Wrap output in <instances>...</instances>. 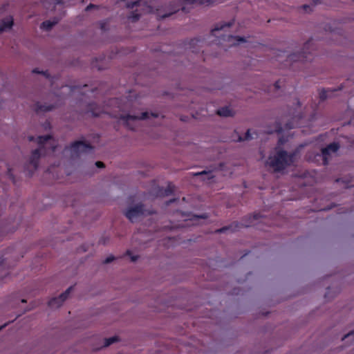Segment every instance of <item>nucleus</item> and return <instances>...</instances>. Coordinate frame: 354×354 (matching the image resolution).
Wrapping results in <instances>:
<instances>
[{
    "label": "nucleus",
    "instance_id": "obj_1",
    "mask_svg": "<svg viewBox=\"0 0 354 354\" xmlns=\"http://www.w3.org/2000/svg\"><path fill=\"white\" fill-rule=\"evenodd\" d=\"M36 142L39 145V148L32 151L27 167L31 166L32 170L29 174L32 175L39 166V160L41 156H47L55 152L57 146L53 140L51 135L40 136L36 139Z\"/></svg>",
    "mask_w": 354,
    "mask_h": 354
},
{
    "label": "nucleus",
    "instance_id": "obj_2",
    "mask_svg": "<svg viewBox=\"0 0 354 354\" xmlns=\"http://www.w3.org/2000/svg\"><path fill=\"white\" fill-rule=\"evenodd\" d=\"M265 219L263 214L260 213H254L252 215H248L243 218L241 222H233L228 226L223 227L215 231L216 233H225L227 231L235 232L241 227H256L259 230H263V224L262 223Z\"/></svg>",
    "mask_w": 354,
    "mask_h": 354
},
{
    "label": "nucleus",
    "instance_id": "obj_3",
    "mask_svg": "<svg viewBox=\"0 0 354 354\" xmlns=\"http://www.w3.org/2000/svg\"><path fill=\"white\" fill-rule=\"evenodd\" d=\"M234 24V21L227 23H223L221 24H217L214 28L211 30V35L219 38L218 43L221 44L222 41H227L229 43V46H236L239 44L241 42L245 41V39L243 37L233 36L232 35L222 34L220 36L216 35V32L223 30L225 28H230Z\"/></svg>",
    "mask_w": 354,
    "mask_h": 354
},
{
    "label": "nucleus",
    "instance_id": "obj_4",
    "mask_svg": "<svg viewBox=\"0 0 354 354\" xmlns=\"http://www.w3.org/2000/svg\"><path fill=\"white\" fill-rule=\"evenodd\" d=\"M154 214L152 210H146L143 204L140 203L134 207H130L124 212L125 216L131 221L135 222L138 218L144 215Z\"/></svg>",
    "mask_w": 354,
    "mask_h": 354
},
{
    "label": "nucleus",
    "instance_id": "obj_5",
    "mask_svg": "<svg viewBox=\"0 0 354 354\" xmlns=\"http://www.w3.org/2000/svg\"><path fill=\"white\" fill-rule=\"evenodd\" d=\"M93 147L84 141H75L71 144L70 150L72 156H79L80 154L92 151Z\"/></svg>",
    "mask_w": 354,
    "mask_h": 354
},
{
    "label": "nucleus",
    "instance_id": "obj_6",
    "mask_svg": "<svg viewBox=\"0 0 354 354\" xmlns=\"http://www.w3.org/2000/svg\"><path fill=\"white\" fill-rule=\"evenodd\" d=\"M291 162V156L285 152H279L277 156L271 160V165L275 170L281 171Z\"/></svg>",
    "mask_w": 354,
    "mask_h": 354
},
{
    "label": "nucleus",
    "instance_id": "obj_7",
    "mask_svg": "<svg viewBox=\"0 0 354 354\" xmlns=\"http://www.w3.org/2000/svg\"><path fill=\"white\" fill-rule=\"evenodd\" d=\"M73 286L69 287L64 292L62 293L59 297H54L48 301V306L50 308L59 307L63 302L68 298Z\"/></svg>",
    "mask_w": 354,
    "mask_h": 354
},
{
    "label": "nucleus",
    "instance_id": "obj_8",
    "mask_svg": "<svg viewBox=\"0 0 354 354\" xmlns=\"http://www.w3.org/2000/svg\"><path fill=\"white\" fill-rule=\"evenodd\" d=\"M150 117L158 118V113L149 112H142L140 116L131 115H126L122 117V119L127 124L129 120H147Z\"/></svg>",
    "mask_w": 354,
    "mask_h": 354
},
{
    "label": "nucleus",
    "instance_id": "obj_9",
    "mask_svg": "<svg viewBox=\"0 0 354 354\" xmlns=\"http://www.w3.org/2000/svg\"><path fill=\"white\" fill-rule=\"evenodd\" d=\"M175 191V186L171 183H168L166 188L160 187L158 189V195L161 196H166L172 194Z\"/></svg>",
    "mask_w": 354,
    "mask_h": 354
},
{
    "label": "nucleus",
    "instance_id": "obj_10",
    "mask_svg": "<svg viewBox=\"0 0 354 354\" xmlns=\"http://www.w3.org/2000/svg\"><path fill=\"white\" fill-rule=\"evenodd\" d=\"M13 25V19L12 17L3 19L0 24V32H4L8 29H10Z\"/></svg>",
    "mask_w": 354,
    "mask_h": 354
},
{
    "label": "nucleus",
    "instance_id": "obj_11",
    "mask_svg": "<svg viewBox=\"0 0 354 354\" xmlns=\"http://www.w3.org/2000/svg\"><path fill=\"white\" fill-rule=\"evenodd\" d=\"M53 109H54V106L52 104H50V105L41 104L39 102H37L35 104V110L37 113L47 112V111H50L53 110Z\"/></svg>",
    "mask_w": 354,
    "mask_h": 354
},
{
    "label": "nucleus",
    "instance_id": "obj_12",
    "mask_svg": "<svg viewBox=\"0 0 354 354\" xmlns=\"http://www.w3.org/2000/svg\"><path fill=\"white\" fill-rule=\"evenodd\" d=\"M216 0H185V3L187 4L197 3L199 5L210 6L216 3Z\"/></svg>",
    "mask_w": 354,
    "mask_h": 354
},
{
    "label": "nucleus",
    "instance_id": "obj_13",
    "mask_svg": "<svg viewBox=\"0 0 354 354\" xmlns=\"http://www.w3.org/2000/svg\"><path fill=\"white\" fill-rule=\"evenodd\" d=\"M174 5H175V7L173 8V10L171 12L162 15V18L168 17L171 16L172 14L178 11L180 9H181L183 12H185V7L184 6H183L182 2L174 3Z\"/></svg>",
    "mask_w": 354,
    "mask_h": 354
},
{
    "label": "nucleus",
    "instance_id": "obj_14",
    "mask_svg": "<svg viewBox=\"0 0 354 354\" xmlns=\"http://www.w3.org/2000/svg\"><path fill=\"white\" fill-rule=\"evenodd\" d=\"M216 113L220 116L228 117L233 115V111L230 107L224 106L218 109Z\"/></svg>",
    "mask_w": 354,
    "mask_h": 354
},
{
    "label": "nucleus",
    "instance_id": "obj_15",
    "mask_svg": "<svg viewBox=\"0 0 354 354\" xmlns=\"http://www.w3.org/2000/svg\"><path fill=\"white\" fill-rule=\"evenodd\" d=\"M57 23V21H50V20H46V21H44L41 23V28L44 30H46V31H48L50 30H51V28Z\"/></svg>",
    "mask_w": 354,
    "mask_h": 354
},
{
    "label": "nucleus",
    "instance_id": "obj_16",
    "mask_svg": "<svg viewBox=\"0 0 354 354\" xmlns=\"http://www.w3.org/2000/svg\"><path fill=\"white\" fill-rule=\"evenodd\" d=\"M339 147L337 144L333 143L329 145L327 148L324 149L322 151L323 155L325 156L327 154H329L330 152L335 153L337 151Z\"/></svg>",
    "mask_w": 354,
    "mask_h": 354
},
{
    "label": "nucleus",
    "instance_id": "obj_17",
    "mask_svg": "<svg viewBox=\"0 0 354 354\" xmlns=\"http://www.w3.org/2000/svg\"><path fill=\"white\" fill-rule=\"evenodd\" d=\"M253 138H254V137L252 136V134L250 133V129H248L245 136L243 137L241 136H238V138H237V140H236V141L241 142V141H244V140H250Z\"/></svg>",
    "mask_w": 354,
    "mask_h": 354
},
{
    "label": "nucleus",
    "instance_id": "obj_18",
    "mask_svg": "<svg viewBox=\"0 0 354 354\" xmlns=\"http://www.w3.org/2000/svg\"><path fill=\"white\" fill-rule=\"evenodd\" d=\"M119 339L117 336H113L109 338L104 339V347H107L112 344L118 342Z\"/></svg>",
    "mask_w": 354,
    "mask_h": 354
},
{
    "label": "nucleus",
    "instance_id": "obj_19",
    "mask_svg": "<svg viewBox=\"0 0 354 354\" xmlns=\"http://www.w3.org/2000/svg\"><path fill=\"white\" fill-rule=\"evenodd\" d=\"M140 15L133 11L128 16V19H131L133 22L138 21L140 19Z\"/></svg>",
    "mask_w": 354,
    "mask_h": 354
},
{
    "label": "nucleus",
    "instance_id": "obj_20",
    "mask_svg": "<svg viewBox=\"0 0 354 354\" xmlns=\"http://www.w3.org/2000/svg\"><path fill=\"white\" fill-rule=\"evenodd\" d=\"M202 41L197 38L192 39L189 41V48H194V46L196 45L198 43H201Z\"/></svg>",
    "mask_w": 354,
    "mask_h": 354
},
{
    "label": "nucleus",
    "instance_id": "obj_21",
    "mask_svg": "<svg viewBox=\"0 0 354 354\" xmlns=\"http://www.w3.org/2000/svg\"><path fill=\"white\" fill-rule=\"evenodd\" d=\"M93 104L90 105L91 112L92 115L95 117L99 116L100 113H101L100 109H93Z\"/></svg>",
    "mask_w": 354,
    "mask_h": 354
},
{
    "label": "nucleus",
    "instance_id": "obj_22",
    "mask_svg": "<svg viewBox=\"0 0 354 354\" xmlns=\"http://www.w3.org/2000/svg\"><path fill=\"white\" fill-rule=\"evenodd\" d=\"M32 73L37 74H43L46 77H48V71H40L38 68L33 69Z\"/></svg>",
    "mask_w": 354,
    "mask_h": 354
},
{
    "label": "nucleus",
    "instance_id": "obj_23",
    "mask_svg": "<svg viewBox=\"0 0 354 354\" xmlns=\"http://www.w3.org/2000/svg\"><path fill=\"white\" fill-rule=\"evenodd\" d=\"M126 254H127V255H129V256H130V257H131V261H132V262L136 261L138 259V256L131 255V251H130V250H127V251L126 252Z\"/></svg>",
    "mask_w": 354,
    "mask_h": 354
},
{
    "label": "nucleus",
    "instance_id": "obj_24",
    "mask_svg": "<svg viewBox=\"0 0 354 354\" xmlns=\"http://www.w3.org/2000/svg\"><path fill=\"white\" fill-rule=\"evenodd\" d=\"M139 4V1H134L127 3V7L129 8H133L135 6H137Z\"/></svg>",
    "mask_w": 354,
    "mask_h": 354
},
{
    "label": "nucleus",
    "instance_id": "obj_25",
    "mask_svg": "<svg viewBox=\"0 0 354 354\" xmlns=\"http://www.w3.org/2000/svg\"><path fill=\"white\" fill-rule=\"evenodd\" d=\"M115 259V257L113 256H110L106 258V259L104 261V263H109L112 262Z\"/></svg>",
    "mask_w": 354,
    "mask_h": 354
},
{
    "label": "nucleus",
    "instance_id": "obj_26",
    "mask_svg": "<svg viewBox=\"0 0 354 354\" xmlns=\"http://www.w3.org/2000/svg\"><path fill=\"white\" fill-rule=\"evenodd\" d=\"M301 9L302 12H308L310 10V8L307 5H304L303 6H301Z\"/></svg>",
    "mask_w": 354,
    "mask_h": 354
},
{
    "label": "nucleus",
    "instance_id": "obj_27",
    "mask_svg": "<svg viewBox=\"0 0 354 354\" xmlns=\"http://www.w3.org/2000/svg\"><path fill=\"white\" fill-rule=\"evenodd\" d=\"M95 166L98 168H104L105 167L104 162H101V161H97L95 162Z\"/></svg>",
    "mask_w": 354,
    "mask_h": 354
},
{
    "label": "nucleus",
    "instance_id": "obj_28",
    "mask_svg": "<svg viewBox=\"0 0 354 354\" xmlns=\"http://www.w3.org/2000/svg\"><path fill=\"white\" fill-rule=\"evenodd\" d=\"M95 7H96V6H95V5L92 4V3H90L88 6H86V11H88V10H90L91 8H95Z\"/></svg>",
    "mask_w": 354,
    "mask_h": 354
},
{
    "label": "nucleus",
    "instance_id": "obj_29",
    "mask_svg": "<svg viewBox=\"0 0 354 354\" xmlns=\"http://www.w3.org/2000/svg\"><path fill=\"white\" fill-rule=\"evenodd\" d=\"M5 261H6V259L0 258V266L5 264V262H4Z\"/></svg>",
    "mask_w": 354,
    "mask_h": 354
},
{
    "label": "nucleus",
    "instance_id": "obj_30",
    "mask_svg": "<svg viewBox=\"0 0 354 354\" xmlns=\"http://www.w3.org/2000/svg\"><path fill=\"white\" fill-rule=\"evenodd\" d=\"M63 3V0H55V4H62Z\"/></svg>",
    "mask_w": 354,
    "mask_h": 354
},
{
    "label": "nucleus",
    "instance_id": "obj_31",
    "mask_svg": "<svg viewBox=\"0 0 354 354\" xmlns=\"http://www.w3.org/2000/svg\"><path fill=\"white\" fill-rule=\"evenodd\" d=\"M176 201V198H174V199L169 200V201H167V203H166V204H167V205H169V204H170V203H173V202H174V201Z\"/></svg>",
    "mask_w": 354,
    "mask_h": 354
},
{
    "label": "nucleus",
    "instance_id": "obj_32",
    "mask_svg": "<svg viewBox=\"0 0 354 354\" xmlns=\"http://www.w3.org/2000/svg\"><path fill=\"white\" fill-rule=\"evenodd\" d=\"M28 140L29 141H35V137L32 136H30L28 137Z\"/></svg>",
    "mask_w": 354,
    "mask_h": 354
},
{
    "label": "nucleus",
    "instance_id": "obj_33",
    "mask_svg": "<svg viewBox=\"0 0 354 354\" xmlns=\"http://www.w3.org/2000/svg\"><path fill=\"white\" fill-rule=\"evenodd\" d=\"M198 218H206V216L205 214L203 215H201V216H197Z\"/></svg>",
    "mask_w": 354,
    "mask_h": 354
},
{
    "label": "nucleus",
    "instance_id": "obj_34",
    "mask_svg": "<svg viewBox=\"0 0 354 354\" xmlns=\"http://www.w3.org/2000/svg\"><path fill=\"white\" fill-rule=\"evenodd\" d=\"M101 28L102 30H104V24H101Z\"/></svg>",
    "mask_w": 354,
    "mask_h": 354
},
{
    "label": "nucleus",
    "instance_id": "obj_35",
    "mask_svg": "<svg viewBox=\"0 0 354 354\" xmlns=\"http://www.w3.org/2000/svg\"><path fill=\"white\" fill-rule=\"evenodd\" d=\"M348 335H354V331L348 334Z\"/></svg>",
    "mask_w": 354,
    "mask_h": 354
},
{
    "label": "nucleus",
    "instance_id": "obj_36",
    "mask_svg": "<svg viewBox=\"0 0 354 354\" xmlns=\"http://www.w3.org/2000/svg\"><path fill=\"white\" fill-rule=\"evenodd\" d=\"M6 325L0 326V330L5 326Z\"/></svg>",
    "mask_w": 354,
    "mask_h": 354
},
{
    "label": "nucleus",
    "instance_id": "obj_37",
    "mask_svg": "<svg viewBox=\"0 0 354 354\" xmlns=\"http://www.w3.org/2000/svg\"><path fill=\"white\" fill-rule=\"evenodd\" d=\"M180 120L183 121H185V119L184 118H181Z\"/></svg>",
    "mask_w": 354,
    "mask_h": 354
},
{
    "label": "nucleus",
    "instance_id": "obj_38",
    "mask_svg": "<svg viewBox=\"0 0 354 354\" xmlns=\"http://www.w3.org/2000/svg\"><path fill=\"white\" fill-rule=\"evenodd\" d=\"M21 302H26V301L25 299H22Z\"/></svg>",
    "mask_w": 354,
    "mask_h": 354
}]
</instances>
